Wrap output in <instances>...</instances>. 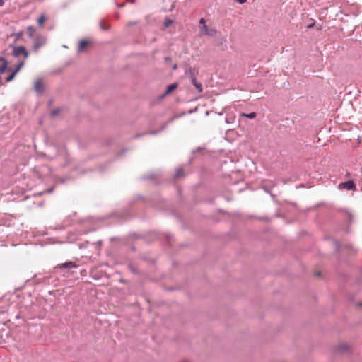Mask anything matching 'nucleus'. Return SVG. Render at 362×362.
<instances>
[{
  "mask_svg": "<svg viewBox=\"0 0 362 362\" xmlns=\"http://www.w3.org/2000/svg\"><path fill=\"white\" fill-rule=\"evenodd\" d=\"M12 55L16 57L23 55L24 57V59H25L28 57L29 54L25 47L17 46L13 48Z\"/></svg>",
  "mask_w": 362,
  "mask_h": 362,
  "instance_id": "1",
  "label": "nucleus"
},
{
  "mask_svg": "<svg viewBox=\"0 0 362 362\" xmlns=\"http://www.w3.org/2000/svg\"><path fill=\"white\" fill-rule=\"evenodd\" d=\"M46 42V39L43 37H37L34 42V49L37 50L40 47L43 46Z\"/></svg>",
  "mask_w": 362,
  "mask_h": 362,
  "instance_id": "2",
  "label": "nucleus"
},
{
  "mask_svg": "<svg viewBox=\"0 0 362 362\" xmlns=\"http://www.w3.org/2000/svg\"><path fill=\"white\" fill-rule=\"evenodd\" d=\"M201 32L204 35H207L209 36H214L216 34V30L215 29H209L208 28L207 25H204L200 28Z\"/></svg>",
  "mask_w": 362,
  "mask_h": 362,
  "instance_id": "3",
  "label": "nucleus"
},
{
  "mask_svg": "<svg viewBox=\"0 0 362 362\" xmlns=\"http://www.w3.org/2000/svg\"><path fill=\"white\" fill-rule=\"evenodd\" d=\"M340 186L346 190H352L356 188V184L352 180H349L345 182H342L340 184Z\"/></svg>",
  "mask_w": 362,
  "mask_h": 362,
  "instance_id": "4",
  "label": "nucleus"
},
{
  "mask_svg": "<svg viewBox=\"0 0 362 362\" xmlns=\"http://www.w3.org/2000/svg\"><path fill=\"white\" fill-rule=\"evenodd\" d=\"M11 68H7V62L4 58L0 57V74L4 72L5 71H11Z\"/></svg>",
  "mask_w": 362,
  "mask_h": 362,
  "instance_id": "5",
  "label": "nucleus"
},
{
  "mask_svg": "<svg viewBox=\"0 0 362 362\" xmlns=\"http://www.w3.org/2000/svg\"><path fill=\"white\" fill-rule=\"evenodd\" d=\"M77 267V265L76 264V263L74 262L69 261V262H66L65 263L59 264L57 267V268L68 269V268H74V267Z\"/></svg>",
  "mask_w": 362,
  "mask_h": 362,
  "instance_id": "6",
  "label": "nucleus"
},
{
  "mask_svg": "<svg viewBox=\"0 0 362 362\" xmlns=\"http://www.w3.org/2000/svg\"><path fill=\"white\" fill-rule=\"evenodd\" d=\"M198 73V71L193 67H188L185 69V75L188 76L192 78H195V75Z\"/></svg>",
  "mask_w": 362,
  "mask_h": 362,
  "instance_id": "7",
  "label": "nucleus"
},
{
  "mask_svg": "<svg viewBox=\"0 0 362 362\" xmlns=\"http://www.w3.org/2000/svg\"><path fill=\"white\" fill-rule=\"evenodd\" d=\"M34 90L39 93H42L43 92V84L40 79H38L35 82Z\"/></svg>",
  "mask_w": 362,
  "mask_h": 362,
  "instance_id": "8",
  "label": "nucleus"
},
{
  "mask_svg": "<svg viewBox=\"0 0 362 362\" xmlns=\"http://www.w3.org/2000/svg\"><path fill=\"white\" fill-rule=\"evenodd\" d=\"M192 83L195 86L196 89L197 90L198 93H202V85L201 83L198 82L195 78H193L191 79Z\"/></svg>",
  "mask_w": 362,
  "mask_h": 362,
  "instance_id": "9",
  "label": "nucleus"
},
{
  "mask_svg": "<svg viewBox=\"0 0 362 362\" xmlns=\"http://www.w3.org/2000/svg\"><path fill=\"white\" fill-rule=\"evenodd\" d=\"M177 87V84L176 83L170 84L169 86H167V88H166L165 93H163V95H166L169 94L173 90L176 89Z\"/></svg>",
  "mask_w": 362,
  "mask_h": 362,
  "instance_id": "10",
  "label": "nucleus"
},
{
  "mask_svg": "<svg viewBox=\"0 0 362 362\" xmlns=\"http://www.w3.org/2000/svg\"><path fill=\"white\" fill-rule=\"evenodd\" d=\"M88 45V42L87 40H83L79 42L78 47V52H83L84 48L86 47Z\"/></svg>",
  "mask_w": 362,
  "mask_h": 362,
  "instance_id": "11",
  "label": "nucleus"
},
{
  "mask_svg": "<svg viewBox=\"0 0 362 362\" xmlns=\"http://www.w3.org/2000/svg\"><path fill=\"white\" fill-rule=\"evenodd\" d=\"M25 62L24 60L20 62L16 66L15 69L13 71L16 74L23 68L24 66Z\"/></svg>",
  "mask_w": 362,
  "mask_h": 362,
  "instance_id": "12",
  "label": "nucleus"
},
{
  "mask_svg": "<svg viewBox=\"0 0 362 362\" xmlns=\"http://www.w3.org/2000/svg\"><path fill=\"white\" fill-rule=\"evenodd\" d=\"M184 170L182 168H177L175 173V177L178 178L181 176H183Z\"/></svg>",
  "mask_w": 362,
  "mask_h": 362,
  "instance_id": "13",
  "label": "nucleus"
},
{
  "mask_svg": "<svg viewBox=\"0 0 362 362\" xmlns=\"http://www.w3.org/2000/svg\"><path fill=\"white\" fill-rule=\"evenodd\" d=\"M241 116L244 117L249 118V119H254L256 117V113L255 112H250L248 114L242 113Z\"/></svg>",
  "mask_w": 362,
  "mask_h": 362,
  "instance_id": "14",
  "label": "nucleus"
},
{
  "mask_svg": "<svg viewBox=\"0 0 362 362\" xmlns=\"http://www.w3.org/2000/svg\"><path fill=\"white\" fill-rule=\"evenodd\" d=\"M35 28L33 26L28 27V34L30 37H32L33 36Z\"/></svg>",
  "mask_w": 362,
  "mask_h": 362,
  "instance_id": "15",
  "label": "nucleus"
},
{
  "mask_svg": "<svg viewBox=\"0 0 362 362\" xmlns=\"http://www.w3.org/2000/svg\"><path fill=\"white\" fill-rule=\"evenodd\" d=\"M16 75V74L13 71L8 77L6 78V82L11 81L14 78Z\"/></svg>",
  "mask_w": 362,
  "mask_h": 362,
  "instance_id": "16",
  "label": "nucleus"
},
{
  "mask_svg": "<svg viewBox=\"0 0 362 362\" xmlns=\"http://www.w3.org/2000/svg\"><path fill=\"white\" fill-rule=\"evenodd\" d=\"M45 16L44 15H41L37 19V23L41 25L45 22Z\"/></svg>",
  "mask_w": 362,
  "mask_h": 362,
  "instance_id": "17",
  "label": "nucleus"
},
{
  "mask_svg": "<svg viewBox=\"0 0 362 362\" xmlns=\"http://www.w3.org/2000/svg\"><path fill=\"white\" fill-rule=\"evenodd\" d=\"M100 28L103 30H107L109 29L110 26L109 25H105L103 24V22L101 21L100 22Z\"/></svg>",
  "mask_w": 362,
  "mask_h": 362,
  "instance_id": "18",
  "label": "nucleus"
},
{
  "mask_svg": "<svg viewBox=\"0 0 362 362\" xmlns=\"http://www.w3.org/2000/svg\"><path fill=\"white\" fill-rule=\"evenodd\" d=\"M59 111H60V109H59V108H57V109H54V110H52V112H51V115H52V117H55L56 115H58V113L59 112Z\"/></svg>",
  "mask_w": 362,
  "mask_h": 362,
  "instance_id": "19",
  "label": "nucleus"
},
{
  "mask_svg": "<svg viewBox=\"0 0 362 362\" xmlns=\"http://www.w3.org/2000/svg\"><path fill=\"white\" fill-rule=\"evenodd\" d=\"M137 24V22L136 21H130L127 23V25L128 26H131V25H136Z\"/></svg>",
  "mask_w": 362,
  "mask_h": 362,
  "instance_id": "20",
  "label": "nucleus"
},
{
  "mask_svg": "<svg viewBox=\"0 0 362 362\" xmlns=\"http://www.w3.org/2000/svg\"><path fill=\"white\" fill-rule=\"evenodd\" d=\"M356 306L358 307V308H362V302L356 303Z\"/></svg>",
  "mask_w": 362,
  "mask_h": 362,
  "instance_id": "21",
  "label": "nucleus"
},
{
  "mask_svg": "<svg viewBox=\"0 0 362 362\" xmlns=\"http://www.w3.org/2000/svg\"><path fill=\"white\" fill-rule=\"evenodd\" d=\"M171 23L172 21L170 20H168L165 21V25L166 27H168Z\"/></svg>",
  "mask_w": 362,
  "mask_h": 362,
  "instance_id": "22",
  "label": "nucleus"
},
{
  "mask_svg": "<svg viewBox=\"0 0 362 362\" xmlns=\"http://www.w3.org/2000/svg\"><path fill=\"white\" fill-rule=\"evenodd\" d=\"M199 23L203 24V25H205V20L204 18H201L199 20Z\"/></svg>",
  "mask_w": 362,
  "mask_h": 362,
  "instance_id": "23",
  "label": "nucleus"
},
{
  "mask_svg": "<svg viewBox=\"0 0 362 362\" xmlns=\"http://www.w3.org/2000/svg\"><path fill=\"white\" fill-rule=\"evenodd\" d=\"M314 25H315L314 23L309 24V25L307 26V28H308V29L312 28L314 26Z\"/></svg>",
  "mask_w": 362,
  "mask_h": 362,
  "instance_id": "24",
  "label": "nucleus"
},
{
  "mask_svg": "<svg viewBox=\"0 0 362 362\" xmlns=\"http://www.w3.org/2000/svg\"><path fill=\"white\" fill-rule=\"evenodd\" d=\"M4 0H0V6H4Z\"/></svg>",
  "mask_w": 362,
  "mask_h": 362,
  "instance_id": "25",
  "label": "nucleus"
},
{
  "mask_svg": "<svg viewBox=\"0 0 362 362\" xmlns=\"http://www.w3.org/2000/svg\"><path fill=\"white\" fill-rule=\"evenodd\" d=\"M245 1H246V0H239V2H240V4H243V3H245Z\"/></svg>",
  "mask_w": 362,
  "mask_h": 362,
  "instance_id": "26",
  "label": "nucleus"
},
{
  "mask_svg": "<svg viewBox=\"0 0 362 362\" xmlns=\"http://www.w3.org/2000/svg\"><path fill=\"white\" fill-rule=\"evenodd\" d=\"M3 83H2V78L0 76V87L2 86Z\"/></svg>",
  "mask_w": 362,
  "mask_h": 362,
  "instance_id": "27",
  "label": "nucleus"
},
{
  "mask_svg": "<svg viewBox=\"0 0 362 362\" xmlns=\"http://www.w3.org/2000/svg\"><path fill=\"white\" fill-rule=\"evenodd\" d=\"M156 133H157L156 132H150L148 134H155Z\"/></svg>",
  "mask_w": 362,
  "mask_h": 362,
  "instance_id": "28",
  "label": "nucleus"
},
{
  "mask_svg": "<svg viewBox=\"0 0 362 362\" xmlns=\"http://www.w3.org/2000/svg\"><path fill=\"white\" fill-rule=\"evenodd\" d=\"M177 69V65H176V64H175V65L173 66V69Z\"/></svg>",
  "mask_w": 362,
  "mask_h": 362,
  "instance_id": "29",
  "label": "nucleus"
},
{
  "mask_svg": "<svg viewBox=\"0 0 362 362\" xmlns=\"http://www.w3.org/2000/svg\"><path fill=\"white\" fill-rule=\"evenodd\" d=\"M52 190H53L52 189H49L48 192H52Z\"/></svg>",
  "mask_w": 362,
  "mask_h": 362,
  "instance_id": "30",
  "label": "nucleus"
}]
</instances>
